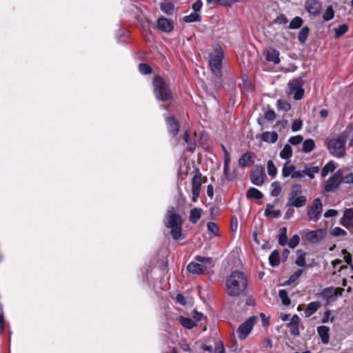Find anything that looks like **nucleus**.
I'll list each match as a JSON object with an SVG mask.
<instances>
[{"instance_id":"nucleus-1","label":"nucleus","mask_w":353,"mask_h":353,"mask_svg":"<svg viewBox=\"0 0 353 353\" xmlns=\"http://www.w3.org/2000/svg\"><path fill=\"white\" fill-rule=\"evenodd\" d=\"M247 285L245 274L240 271H234L226 280V292L230 296H237L244 292Z\"/></svg>"},{"instance_id":"nucleus-2","label":"nucleus","mask_w":353,"mask_h":353,"mask_svg":"<svg viewBox=\"0 0 353 353\" xmlns=\"http://www.w3.org/2000/svg\"><path fill=\"white\" fill-rule=\"evenodd\" d=\"M165 226L170 230L172 239H181L182 236L183 220L180 214L176 212L174 207L168 208L164 219Z\"/></svg>"},{"instance_id":"nucleus-3","label":"nucleus","mask_w":353,"mask_h":353,"mask_svg":"<svg viewBox=\"0 0 353 353\" xmlns=\"http://www.w3.org/2000/svg\"><path fill=\"white\" fill-rule=\"evenodd\" d=\"M154 93L159 101H170L172 99V93L168 83L161 77L153 79Z\"/></svg>"},{"instance_id":"nucleus-4","label":"nucleus","mask_w":353,"mask_h":353,"mask_svg":"<svg viewBox=\"0 0 353 353\" xmlns=\"http://www.w3.org/2000/svg\"><path fill=\"white\" fill-rule=\"evenodd\" d=\"M306 203L307 199L303 194L301 185L299 184L293 185L288 196L286 206L299 208L305 206Z\"/></svg>"},{"instance_id":"nucleus-5","label":"nucleus","mask_w":353,"mask_h":353,"mask_svg":"<svg viewBox=\"0 0 353 353\" xmlns=\"http://www.w3.org/2000/svg\"><path fill=\"white\" fill-rule=\"evenodd\" d=\"M209 65L212 73L217 79L222 77V60L223 59V52L221 48L214 49L210 54Z\"/></svg>"},{"instance_id":"nucleus-6","label":"nucleus","mask_w":353,"mask_h":353,"mask_svg":"<svg viewBox=\"0 0 353 353\" xmlns=\"http://www.w3.org/2000/svg\"><path fill=\"white\" fill-rule=\"evenodd\" d=\"M345 143L341 133L336 139L328 141L327 147L329 152L336 158L343 157L345 154Z\"/></svg>"},{"instance_id":"nucleus-7","label":"nucleus","mask_w":353,"mask_h":353,"mask_svg":"<svg viewBox=\"0 0 353 353\" xmlns=\"http://www.w3.org/2000/svg\"><path fill=\"white\" fill-rule=\"evenodd\" d=\"M287 94L289 96H293L295 100H300L304 94L303 89V81L301 78H296L290 80L288 83Z\"/></svg>"},{"instance_id":"nucleus-8","label":"nucleus","mask_w":353,"mask_h":353,"mask_svg":"<svg viewBox=\"0 0 353 353\" xmlns=\"http://www.w3.org/2000/svg\"><path fill=\"white\" fill-rule=\"evenodd\" d=\"M343 170H338L325 181L323 188L325 192H332L337 190L340 184L343 183Z\"/></svg>"},{"instance_id":"nucleus-9","label":"nucleus","mask_w":353,"mask_h":353,"mask_svg":"<svg viewBox=\"0 0 353 353\" xmlns=\"http://www.w3.org/2000/svg\"><path fill=\"white\" fill-rule=\"evenodd\" d=\"M323 211V205L320 199H315L312 205L308 208L307 210V217L310 221H313L316 222L322 213Z\"/></svg>"},{"instance_id":"nucleus-10","label":"nucleus","mask_w":353,"mask_h":353,"mask_svg":"<svg viewBox=\"0 0 353 353\" xmlns=\"http://www.w3.org/2000/svg\"><path fill=\"white\" fill-rule=\"evenodd\" d=\"M327 234V230L321 228L307 231L305 234V238L309 243L316 244L323 240Z\"/></svg>"},{"instance_id":"nucleus-11","label":"nucleus","mask_w":353,"mask_h":353,"mask_svg":"<svg viewBox=\"0 0 353 353\" xmlns=\"http://www.w3.org/2000/svg\"><path fill=\"white\" fill-rule=\"evenodd\" d=\"M256 321V318L252 316L248 318L243 323L240 325L237 330L238 336L240 339H245L248 336Z\"/></svg>"},{"instance_id":"nucleus-12","label":"nucleus","mask_w":353,"mask_h":353,"mask_svg":"<svg viewBox=\"0 0 353 353\" xmlns=\"http://www.w3.org/2000/svg\"><path fill=\"white\" fill-rule=\"evenodd\" d=\"M202 185V174L198 171L192 180V200L196 201L200 195V190Z\"/></svg>"},{"instance_id":"nucleus-13","label":"nucleus","mask_w":353,"mask_h":353,"mask_svg":"<svg viewBox=\"0 0 353 353\" xmlns=\"http://www.w3.org/2000/svg\"><path fill=\"white\" fill-rule=\"evenodd\" d=\"M264 171L262 167H256L251 172V182L257 185L261 186L264 183Z\"/></svg>"},{"instance_id":"nucleus-14","label":"nucleus","mask_w":353,"mask_h":353,"mask_svg":"<svg viewBox=\"0 0 353 353\" xmlns=\"http://www.w3.org/2000/svg\"><path fill=\"white\" fill-rule=\"evenodd\" d=\"M305 7L310 14L316 16L320 13L321 3L318 0H307Z\"/></svg>"},{"instance_id":"nucleus-15","label":"nucleus","mask_w":353,"mask_h":353,"mask_svg":"<svg viewBox=\"0 0 353 353\" xmlns=\"http://www.w3.org/2000/svg\"><path fill=\"white\" fill-rule=\"evenodd\" d=\"M157 26L159 30L164 32H170L174 29L173 21L165 17H160L157 20Z\"/></svg>"},{"instance_id":"nucleus-16","label":"nucleus","mask_w":353,"mask_h":353,"mask_svg":"<svg viewBox=\"0 0 353 353\" xmlns=\"http://www.w3.org/2000/svg\"><path fill=\"white\" fill-rule=\"evenodd\" d=\"M341 223L347 228L353 227V210L352 208L345 210L341 220Z\"/></svg>"},{"instance_id":"nucleus-17","label":"nucleus","mask_w":353,"mask_h":353,"mask_svg":"<svg viewBox=\"0 0 353 353\" xmlns=\"http://www.w3.org/2000/svg\"><path fill=\"white\" fill-rule=\"evenodd\" d=\"M299 323L300 318L296 314L294 315L288 324L290 332L292 335H299Z\"/></svg>"},{"instance_id":"nucleus-18","label":"nucleus","mask_w":353,"mask_h":353,"mask_svg":"<svg viewBox=\"0 0 353 353\" xmlns=\"http://www.w3.org/2000/svg\"><path fill=\"white\" fill-rule=\"evenodd\" d=\"M189 272L194 274H201L207 270V267L198 263H190L187 267Z\"/></svg>"},{"instance_id":"nucleus-19","label":"nucleus","mask_w":353,"mask_h":353,"mask_svg":"<svg viewBox=\"0 0 353 353\" xmlns=\"http://www.w3.org/2000/svg\"><path fill=\"white\" fill-rule=\"evenodd\" d=\"M254 157L252 152H245L239 159V165L241 168L250 166L254 163L252 158Z\"/></svg>"},{"instance_id":"nucleus-20","label":"nucleus","mask_w":353,"mask_h":353,"mask_svg":"<svg viewBox=\"0 0 353 353\" xmlns=\"http://www.w3.org/2000/svg\"><path fill=\"white\" fill-rule=\"evenodd\" d=\"M280 53L278 50L274 48L268 49L265 53V58L268 61L272 62L276 65L280 63L279 58Z\"/></svg>"},{"instance_id":"nucleus-21","label":"nucleus","mask_w":353,"mask_h":353,"mask_svg":"<svg viewBox=\"0 0 353 353\" xmlns=\"http://www.w3.org/2000/svg\"><path fill=\"white\" fill-rule=\"evenodd\" d=\"M330 328L325 325L319 326L317 332L323 344H327L330 341Z\"/></svg>"},{"instance_id":"nucleus-22","label":"nucleus","mask_w":353,"mask_h":353,"mask_svg":"<svg viewBox=\"0 0 353 353\" xmlns=\"http://www.w3.org/2000/svg\"><path fill=\"white\" fill-rule=\"evenodd\" d=\"M168 130L172 136H176L179 130V125L172 117H168L166 119Z\"/></svg>"},{"instance_id":"nucleus-23","label":"nucleus","mask_w":353,"mask_h":353,"mask_svg":"<svg viewBox=\"0 0 353 353\" xmlns=\"http://www.w3.org/2000/svg\"><path fill=\"white\" fill-rule=\"evenodd\" d=\"M321 303L319 301H313L307 305L306 310H305V316L308 318L313 315L321 307Z\"/></svg>"},{"instance_id":"nucleus-24","label":"nucleus","mask_w":353,"mask_h":353,"mask_svg":"<svg viewBox=\"0 0 353 353\" xmlns=\"http://www.w3.org/2000/svg\"><path fill=\"white\" fill-rule=\"evenodd\" d=\"M345 141L349 140V145L353 147V124L348 125L341 133Z\"/></svg>"},{"instance_id":"nucleus-25","label":"nucleus","mask_w":353,"mask_h":353,"mask_svg":"<svg viewBox=\"0 0 353 353\" xmlns=\"http://www.w3.org/2000/svg\"><path fill=\"white\" fill-rule=\"evenodd\" d=\"M261 139L267 143H274L278 139V134L276 132H264L261 134Z\"/></svg>"},{"instance_id":"nucleus-26","label":"nucleus","mask_w":353,"mask_h":353,"mask_svg":"<svg viewBox=\"0 0 353 353\" xmlns=\"http://www.w3.org/2000/svg\"><path fill=\"white\" fill-rule=\"evenodd\" d=\"M336 288L334 287H328L325 288L320 294L319 295L325 299H330L332 298L333 296H337V293H336Z\"/></svg>"},{"instance_id":"nucleus-27","label":"nucleus","mask_w":353,"mask_h":353,"mask_svg":"<svg viewBox=\"0 0 353 353\" xmlns=\"http://www.w3.org/2000/svg\"><path fill=\"white\" fill-rule=\"evenodd\" d=\"M202 210L194 208L190 210V221L194 224L196 223L201 216Z\"/></svg>"},{"instance_id":"nucleus-28","label":"nucleus","mask_w":353,"mask_h":353,"mask_svg":"<svg viewBox=\"0 0 353 353\" xmlns=\"http://www.w3.org/2000/svg\"><path fill=\"white\" fill-rule=\"evenodd\" d=\"M246 196L248 199H261L263 195L261 191L255 188H250L248 190Z\"/></svg>"},{"instance_id":"nucleus-29","label":"nucleus","mask_w":353,"mask_h":353,"mask_svg":"<svg viewBox=\"0 0 353 353\" xmlns=\"http://www.w3.org/2000/svg\"><path fill=\"white\" fill-rule=\"evenodd\" d=\"M315 148V142L312 139H307L303 141L302 145V151L304 153H309Z\"/></svg>"},{"instance_id":"nucleus-30","label":"nucleus","mask_w":353,"mask_h":353,"mask_svg":"<svg viewBox=\"0 0 353 353\" xmlns=\"http://www.w3.org/2000/svg\"><path fill=\"white\" fill-rule=\"evenodd\" d=\"M279 156L283 159L290 161V159L292 156V150L289 144L285 145L282 150L280 152Z\"/></svg>"},{"instance_id":"nucleus-31","label":"nucleus","mask_w":353,"mask_h":353,"mask_svg":"<svg viewBox=\"0 0 353 353\" xmlns=\"http://www.w3.org/2000/svg\"><path fill=\"white\" fill-rule=\"evenodd\" d=\"M269 263L271 266L275 267L280 263V254L278 250H274L269 256Z\"/></svg>"},{"instance_id":"nucleus-32","label":"nucleus","mask_w":353,"mask_h":353,"mask_svg":"<svg viewBox=\"0 0 353 353\" xmlns=\"http://www.w3.org/2000/svg\"><path fill=\"white\" fill-rule=\"evenodd\" d=\"M274 208V205L270 203H268L266 205V208L264 212V214L265 216H269L270 215H272L274 218H278L281 216V211L280 210H272Z\"/></svg>"},{"instance_id":"nucleus-33","label":"nucleus","mask_w":353,"mask_h":353,"mask_svg":"<svg viewBox=\"0 0 353 353\" xmlns=\"http://www.w3.org/2000/svg\"><path fill=\"white\" fill-rule=\"evenodd\" d=\"M290 163V161H287L284 164L283 169H282V175L283 177H288L290 175H291V177H292V174L294 172L295 166L293 165H288V164Z\"/></svg>"},{"instance_id":"nucleus-34","label":"nucleus","mask_w":353,"mask_h":353,"mask_svg":"<svg viewBox=\"0 0 353 353\" xmlns=\"http://www.w3.org/2000/svg\"><path fill=\"white\" fill-rule=\"evenodd\" d=\"M288 243L287 228L283 227L279 230V244L284 246Z\"/></svg>"},{"instance_id":"nucleus-35","label":"nucleus","mask_w":353,"mask_h":353,"mask_svg":"<svg viewBox=\"0 0 353 353\" xmlns=\"http://www.w3.org/2000/svg\"><path fill=\"white\" fill-rule=\"evenodd\" d=\"M310 33V29L307 26L303 27L298 34V40L300 43L303 44L307 40Z\"/></svg>"},{"instance_id":"nucleus-36","label":"nucleus","mask_w":353,"mask_h":353,"mask_svg":"<svg viewBox=\"0 0 353 353\" xmlns=\"http://www.w3.org/2000/svg\"><path fill=\"white\" fill-rule=\"evenodd\" d=\"M335 170V165L332 161H329L325 165L321 170V176L325 177L330 172H332Z\"/></svg>"},{"instance_id":"nucleus-37","label":"nucleus","mask_w":353,"mask_h":353,"mask_svg":"<svg viewBox=\"0 0 353 353\" xmlns=\"http://www.w3.org/2000/svg\"><path fill=\"white\" fill-rule=\"evenodd\" d=\"M160 8L166 14L171 15L174 13V6L172 3H161Z\"/></svg>"},{"instance_id":"nucleus-38","label":"nucleus","mask_w":353,"mask_h":353,"mask_svg":"<svg viewBox=\"0 0 353 353\" xmlns=\"http://www.w3.org/2000/svg\"><path fill=\"white\" fill-rule=\"evenodd\" d=\"M319 168L318 166H312L310 168H305L304 174L305 176H308L310 179H313L315 174L319 173Z\"/></svg>"},{"instance_id":"nucleus-39","label":"nucleus","mask_w":353,"mask_h":353,"mask_svg":"<svg viewBox=\"0 0 353 353\" xmlns=\"http://www.w3.org/2000/svg\"><path fill=\"white\" fill-rule=\"evenodd\" d=\"M296 253L299 256L295 261L296 265L299 267L305 266V253L301 250H298Z\"/></svg>"},{"instance_id":"nucleus-40","label":"nucleus","mask_w":353,"mask_h":353,"mask_svg":"<svg viewBox=\"0 0 353 353\" xmlns=\"http://www.w3.org/2000/svg\"><path fill=\"white\" fill-rule=\"evenodd\" d=\"M230 163V154H226V155H224L223 174L225 176V178L228 179V180H231V178L228 174Z\"/></svg>"},{"instance_id":"nucleus-41","label":"nucleus","mask_w":353,"mask_h":353,"mask_svg":"<svg viewBox=\"0 0 353 353\" xmlns=\"http://www.w3.org/2000/svg\"><path fill=\"white\" fill-rule=\"evenodd\" d=\"M201 19V15L196 12H193L189 15L184 17L183 20L186 23H192L195 21H200Z\"/></svg>"},{"instance_id":"nucleus-42","label":"nucleus","mask_w":353,"mask_h":353,"mask_svg":"<svg viewBox=\"0 0 353 353\" xmlns=\"http://www.w3.org/2000/svg\"><path fill=\"white\" fill-rule=\"evenodd\" d=\"M179 322L183 325V327L188 329H192L195 325L191 319L182 316L179 317Z\"/></svg>"},{"instance_id":"nucleus-43","label":"nucleus","mask_w":353,"mask_h":353,"mask_svg":"<svg viewBox=\"0 0 353 353\" xmlns=\"http://www.w3.org/2000/svg\"><path fill=\"white\" fill-rule=\"evenodd\" d=\"M303 23V19L300 17H294L289 24L290 29H298Z\"/></svg>"},{"instance_id":"nucleus-44","label":"nucleus","mask_w":353,"mask_h":353,"mask_svg":"<svg viewBox=\"0 0 353 353\" xmlns=\"http://www.w3.org/2000/svg\"><path fill=\"white\" fill-rule=\"evenodd\" d=\"M267 170L268 174L272 177L274 178L277 173V169L276 166L274 165L272 161L270 160L267 163Z\"/></svg>"},{"instance_id":"nucleus-45","label":"nucleus","mask_w":353,"mask_h":353,"mask_svg":"<svg viewBox=\"0 0 353 353\" xmlns=\"http://www.w3.org/2000/svg\"><path fill=\"white\" fill-rule=\"evenodd\" d=\"M279 296L281 299L282 303L285 305H289L291 303L290 299L288 297V294L285 290H280L279 291Z\"/></svg>"},{"instance_id":"nucleus-46","label":"nucleus","mask_w":353,"mask_h":353,"mask_svg":"<svg viewBox=\"0 0 353 353\" xmlns=\"http://www.w3.org/2000/svg\"><path fill=\"white\" fill-rule=\"evenodd\" d=\"M334 17V11L331 6H328L323 15V19L325 21H328L332 19Z\"/></svg>"},{"instance_id":"nucleus-47","label":"nucleus","mask_w":353,"mask_h":353,"mask_svg":"<svg viewBox=\"0 0 353 353\" xmlns=\"http://www.w3.org/2000/svg\"><path fill=\"white\" fill-rule=\"evenodd\" d=\"M348 30V26L346 24H342L334 29L335 37H339L345 34Z\"/></svg>"},{"instance_id":"nucleus-48","label":"nucleus","mask_w":353,"mask_h":353,"mask_svg":"<svg viewBox=\"0 0 353 353\" xmlns=\"http://www.w3.org/2000/svg\"><path fill=\"white\" fill-rule=\"evenodd\" d=\"M302 273H303V270L299 269V270H296L294 273H293L290 276L289 279L287 281V283L288 285H291V284L294 283V282H296L299 279V277L301 276Z\"/></svg>"},{"instance_id":"nucleus-49","label":"nucleus","mask_w":353,"mask_h":353,"mask_svg":"<svg viewBox=\"0 0 353 353\" xmlns=\"http://www.w3.org/2000/svg\"><path fill=\"white\" fill-rule=\"evenodd\" d=\"M272 190L271 191V195L272 196H277L280 194L281 192V188L280 185V183L278 181H274L272 183Z\"/></svg>"},{"instance_id":"nucleus-50","label":"nucleus","mask_w":353,"mask_h":353,"mask_svg":"<svg viewBox=\"0 0 353 353\" xmlns=\"http://www.w3.org/2000/svg\"><path fill=\"white\" fill-rule=\"evenodd\" d=\"M288 23L287 17L283 14H279L273 21V23L285 25Z\"/></svg>"},{"instance_id":"nucleus-51","label":"nucleus","mask_w":353,"mask_h":353,"mask_svg":"<svg viewBox=\"0 0 353 353\" xmlns=\"http://www.w3.org/2000/svg\"><path fill=\"white\" fill-rule=\"evenodd\" d=\"M276 104L279 110H282L285 112L288 111L291 108V105L285 101L278 100Z\"/></svg>"},{"instance_id":"nucleus-52","label":"nucleus","mask_w":353,"mask_h":353,"mask_svg":"<svg viewBox=\"0 0 353 353\" xmlns=\"http://www.w3.org/2000/svg\"><path fill=\"white\" fill-rule=\"evenodd\" d=\"M299 236L298 234H294L287 243L290 248L293 249L299 245Z\"/></svg>"},{"instance_id":"nucleus-53","label":"nucleus","mask_w":353,"mask_h":353,"mask_svg":"<svg viewBox=\"0 0 353 353\" xmlns=\"http://www.w3.org/2000/svg\"><path fill=\"white\" fill-rule=\"evenodd\" d=\"M183 140L188 145V150L192 151L194 150L195 144L194 142L190 141V134L188 131H186L184 133L183 137Z\"/></svg>"},{"instance_id":"nucleus-54","label":"nucleus","mask_w":353,"mask_h":353,"mask_svg":"<svg viewBox=\"0 0 353 353\" xmlns=\"http://www.w3.org/2000/svg\"><path fill=\"white\" fill-rule=\"evenodd\" d=\"M139 70L141 74H148L151 73V67L146 63H140L139 65Z\"/></svg>"},{"instance_id":"nucleus-55","label":"nucleus","mask_w":353,"mask_h":353,"mask_svg":"<svg viewBox=\"0 0 353 353\" xmlns=\"http://www.w3.org/2000/svg\"><path fill=\"white\" fill-rule=\"evenodd\" d=\"M331 234L334 236H345L347 232L339 227H335L331 231Z\"/></svg>"},{"instance_id":"nucleus-56","label":"nucleus","mask_w":353,"mask_h":353,"mask_svg":"<svg viewBox=\"0 0 353 353\" xmlns=\"http://www.w3.org/2000/svg\"><path fill=\"white\" fill-rule=\"evenodd\" d=\"M303 138L301 135H296L290 137L288 140V142L293 145H296L301 143L303 141Z\"/></svg>"},{"instance_id":"nucleus-57","label":"nucleus","mask_w":353,"mask_h":353,"mask_svg":"<svg viewBox=\"0 0 353 353\" xmlns=\"http://www.w3.org/2000/svg\"><path fill=\"white\" fill-rule=\"evenodd\" d=\"M208 230L209 232L214 234V235H218L219 228L217 225L214 222H209L207 225Z\"/></svg>"},{"instance_id":"nucleus-58","label":"nucleus","mask_w":353,"mask_h":353,"mask_svg":"<svg viewBox=\"0 0 353 353\" xmlns=\"http://www.w3.org/2000/svg\"><path fill=\"white\" fill-rule=\"evenodd\" d=\"M195 259L200 263L209 264L210 265H212V259L211 257H205L202 256H196Z\"/></svg>"},{"instance_id":"nucleus-59","label":"nucleus","mask_w":353,"mask_h":353,"mask_svg":"<svg viewBox=\"0 0 353 353\" xmlns=\"http://www.w3.org/2000/svg\"><path fill=\"white\" fill-rule=\"evenodd\" d=\"M303 126V122L301 119H295L292 124V130L293 132L299 131Z\"/></svg>"},{"instance_id":"nucleus-60","label":"nucleus","mask_w":353,"mask_h":353,"mask_svg":"<svg viewBox=\"0 0 353 353\" xmlns=\"http://www.w3.org/2000/svg\"><path fill=\"white\" fill-rule=\"evenodd\" d=\"M240 0H217L219 4L224 6H232L234 3L239 2Z\"/></svg>"},{"instance_id":"nucleus-61","label":"nucleus","mask_w":353,"mask_h":353,"mask_svg":"<svg viewBox=\"0 0 353 353\" xmlns=\"http://www.w3.org/2000/svg\"><path fill=\"white\" fill-rule=\"evenodd\" d=\"M203 6V3L201 0H197L195 3H194L192 6V8L194 12H198L201 10Z\"/></svg>"},{"instance_id":"nucleus-62","label":"nucleus","mask_w":353,"mask_h":353,"mask_svg":"<svg viewBox=\"0 0 353 353\" xmlns=\"http://www.w3.org/2000/svg\"><path fill=\"white\" fill-rule=\"evenodd\" d=\"M276 117V114L274 110H270L265 113V119L268 121H273Z\"/></svg>"},{"instance_id":"nucleus-63","label":"nucleus","mask_w":353,"mask_h":353,"mask_svg":"<svg viewBox=\"0 0 353 353\" xmlns=\"http://www.w3.org/2000/svg\"><path fill=\"white\" fill-rule=\"evenodd\" d=\"M342 253L343 254V259H344L345 261L347 264L350 265L351 261H352V256H351L350 253L348 252L346 250H343Z\"/></svg>"},{"instance_id":"nucleus-64","label":"nucleus","mask_w":353,"mask_h":353,"mask_svg":"<svg viewBox=\"0 0 353 353\" xmlns=\"http://www.w3.org/2000/svg\"><path fill=\"white\" fill-rule=\"evenodd\" d=\"M343 182L345 183H353V173H349L345 176H343Z\"/></svg>"}]
</instances>
